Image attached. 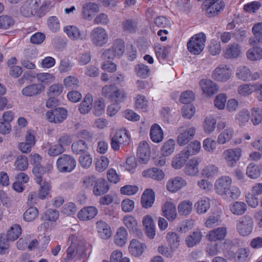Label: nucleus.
Segmentation results:
<instances>
[{
    "label": "nucleus",
    "mask_w": 262,
    "mask_h": 262,
    "mask_svg": "<svg viewBox=\"0 0 262 262\" xmlns=\"http://www.w3.org/2000/svg\"><path fill=\"white\" fill-rule=\"evenodd\" d=\"M151 140L155 143L161 142L164 138V133L161 127L158 124H154L150 129Z\"/></svg>",
    "instance_id": "c756f323"
},
{
    "label": "nucleus",
    "mask_w": 262,
    "mask_h": 262,
    "mask_svg": "<svg viewBox=\"0 0 262 262\" xmlns=\"http://www.w3.org/2000/svg\"><path fill=\"white\" fill-rule=\"evenodd\" d=\"M45 88V86L41 84H32L23 88L21 94L26 97H34L40 94Z\"/></svg>",
    "instance_id": "a211bd4d"
},
{
    "label": "nucleus",
    "mask_w": 262,
    "mask_h": 262,
    "mask_svg": "<svg viewBox=\"0 0 262 262\" xmlns=\"http://www.w3.org/2000/svg\"><path fill=\"white\" fill-rule=\"evenodd\" d=\"M216 119L211 116H208L205 118L203 122V127L204 131L207 134H211L216 128Z\"/></svg>",
    "instance_id": "c03bdc74"
},
{
    "label": "nucleus",
    "mask_w": 262,
    "mask_h": 262,
    "mask_svg": "<svg viewBox=\"0 0 262 262\" xmlns=\"http://www.w3.org/2000/svg\"><path fill=\"white\" fill-rule=\"evenodd\" d=\"M247 57L251 61H256L262 59V49L258 47H253L246 53Z\"/></svg>",
    "instance_id": "de8ad7c7"
},
{
    "label": "nucleus",
    "mask_w": 262,
    "mask_h": 262,
    "mask_svg": "<svg viewBox=\"0 0 262 262\" xmlns=\"http://www.w3.org/2000/svg\"><path fill=\"white\" fill-rule=\"evenodd\" d=\"M92 96L90 94H87L79 105V110L80 113L82 114H88L92 109Z\"/></svg>",
    "instance_id": "ea45409f"
},
{
    "label": "nucleus",
    "mask_w": 262,
    "mask_h": 262,
    "mask_svg": "<svg viewBox=\"0 0 262 262\" xmlns=\"http://www.w3.org/2000/svg\"><path fill=\"white\" fill-rule=\"evenodd\" d=\"M142 223L148 237L153 238L156 235V227L152 217L149 215L145 216L143 219Z\"/></svg>",
    "instance_id": "b1692460"
},
{
    "label": "nucleus",
    "mask_w": 262,
    "mask_h": 262,
    "mask_svg": "<svg viewBox=\"0 0 262 262\" xmlns=\"http://www.w3.org/2000/svg\"><path fill=\"white\" fill-rule=\"evenodd\" d=\"M232 179L229 176H224L219 178L214 184L215 192L226 199H236L240 194L239 188L232 186Z\"/></svg>",
    "instance_id": "f257e3e1"
},
{
    "label": "nucleus",
    "mask_w": 262,
    "mask_h": 262,
    "mask_svg": "<svg viewBox=\"0 0 262 262\" xmlns=\"http://www.w3.org/2000/svg\"><path fill=\"white\" fill-rule=\"evenodd\" d=\"M99 11L98 5L93 3H86L82 7V16L84 19L90 20L93 18V13Z\"/></svg>",
    "instance_id": "6ab92c4d"
},
{
    "label": "nucleus",
    "mask_w": 262,
    "mask_h": 262,
    "mask_svg": "<svg viewBox=\"0 0 262 262\" xmlns=\"http://www.w3.org/2000/svg\"><path fill=\"white\" fill-rule=\"evenodd\" d=\"M78 161L81 167L88 169L92 164L93 158L90 153L86 152L79 156Z\"/></svg>",
    "instance_id": "4d7b16f0"
},
{
    "label": "nucleus",
    "mask_w": 262,
    "mask_h": 262,
    "mask_svg": "<svg viewBox=\"0 0 262 262\" xmlns=\"http://www.w3.org/2000/svg\"><path fill=\"white\" fill-rule=\"evenodd\" d=\"M255 83H244L240 85L237 88L238 94L243 97L251 95L255 90Z\"/></svg>",
    "instance_id": "a18cd8bd"
},
{
    "label": "nucleus",
    "mask_w": 262,
    "mask_h": 262,
    "mask_svg": "<svg viewBox=\"0 0 262 262\" xmlns=\"http://www.w3.org/2000/svg\"><path fill=\"white\" fill-rule=\"evenodd\" d=\"M163 215L169 221H174L177 216V213L176 205L172 202H166L162 208Z\"/></svg>",
    "instance_id": "412c9836"
},
{
    "label": "nucleus",
    "mask_w": 262,
    "mask_h": 262,
    "mask_svg": "<svg viewBox=\"0 0 262 262\" xmlns=\"http://www.w3.org/2000/svg\"><path fill=\"white\" fill-rule=\"evenodd\" d=\"M155 193L152 189H146L141 197V203L145 208H148L152 206L155 201Z\"/></svg>",
    "instance_id": "c85d7f7f"
},
{
    "label": "nucleus",
    "mask_w": 262,
    "mask_h": 262,
    "mask_svg": "<svg viewBox=\"0 0 262 262\" xmlns=\"http://www.w3.org/2000/svg\"><path fill=\"white\" fill-rule=\"evenodd\" d=\"M111 48L116 56L119 57L123 54L125 51L124 42L120 39H117L113 42Z\"/></svg>",
    "instance_id": "5fc2aeb1"
},
{
    "label": "nucleus",
    "mask_w": 262,
    "mask_h": 262,
    "mask_svg": "<svg viewBox=\"0 0 262 262\" xmlns=\"http://www.w3.org/2000/svg\"><path fill=\"white\" fill-rule=\"evenodd\" d=\"M90 39L95 46L102 47L108 42V34L104 28L97 27L92 30Z\"/></svg>",
    "instance_id": "39448f33"
},
{
    "label": "nucleus",
    "mask_w": 262,
    "mask_h": 262,
    "mask_svg": "<svg viewBox=\"0 0 262 262\" xmlns=\"http://www.w3.org/2000/svg\"><path fill=\"white\" fill-rule=\"evenodd\" d=\"M250 120L252 124L256 126L262 122V109L254 107L251 110Z\"/></svg>",
    "instance_id": "864d4df0"
},
{
    "label": "nucleus",
    "mask_w": 262,
    "mask_h": 262,
    "mask_svg": "<svg viewBox=\"0 0 262 262\" xmlns=\"http://www.w3.org/2000/svg\"><path fill=\"white\" fill-rule=\"evenodd\" d=\"M98 210L94 206L84 207L78 212V217L81 221H88L93 219L97 214Z\"/></svg>",
    "instance_id": "5701e85b"
},
{
    "label": "nucleus",
    "mask_w": 262,
    "mask_h": 262,
    "mask_svg": "<svg viewBox=\"0 0 262 262\" xmlns=\"http://www.w3.org/2000/svg\"><path fill=\"white\" fill-rule=\"evenodd\" d=\"M142 175L144 177L150 178L158 181H161L164 178L163 171L157 168H152L144 170Z\"/></svg>",
    "instance_id": "473e14b6"
},
{
    "label": "nucleus",
    "mask_w": 262,
    "mask_h": 262,
    "mask_svg": "<svg viewBox=\"0 0 262 262\" xmlns=\"http://www.w3.org/2000/svg\"><path fill=\"white\" fill-rule=\"evenodd\" d=\"M109 162L107 158L104 156L100 157L95 163L96 170L99 172L103 171L108 166Z\"/></svg>",
    "instance_id": "0e129e2a"
},
{
    "label": "nucleus",
    "mask_w": 262,
    "mask_h": 262,
    "mask_svg": "<svg viewBox=\"0 0 262 262\" xmlns=\"http://www.w3.org/2000/svg\"><path fill=\"white\" fill-rule=\"evenodd\" d=\"M135 106L143 112H146L148 108V101L143 95H138L136 97Z\"/></svg>",
    "instance_id": "13d9d810"
},
{
    "label": "nucleus",
    "mask_w": 262,
    "mask_h": 262,
    "mask_svg": "<svg viewBox=\"0 0 262 262\" xmlns=\"http://www.w3.org/2000/svg\"><path fill=\"white\" fill-rule=\"evenodd\" d=\"M250 118L248 111L243 110L236 115L235 120L240 126H244L248 122Z\"/></svg>",
    "instance_id": "052dcab7"
},
{
    "label": "nucleus",
    "mask_w": 262,
    "mask_h": 262,
    "mask_svg": "<svg viewBox=\"0 0 262 262\" xmlns=\"http://www.w3.org/2000/svg\"><path fill=\"white\" fill-rule=\"evenodd\" d=\"M216 142L211 138L205 139L203 142V147L207 152L213 153L216 149Z\"/></svg>",
    "instance_id": "338daca9"
},
{
    "label": "nucleus",
    "mask_w": 262,
    "mask_h": 262,
    "mask_svg": "<svg viewBox=\"0 0 262 262\" xmlns=\"http://www.w3.org/2000/svg\"><path fill=\"white\" fill-rule=\"evenodd\" d=\"M202 234L200 231H196L188 235L186 238V244L188 247H193L201 241Z\"/></svg>",
    "instance_id": "58836bf2"
},
{
    "label": "nucleus",
    "mask_w": 262,
    "mask_h": 262,
    "mask_svg": "<svg viewBox=\"0 0 262 262\" xmlns=\"http://www.w3.org/2000/svg\"><path fill=\"white\" fill-rule=\"evenodd\" d=\"M102 94L116 102L123 101L126 97V94L123 90H119L112 84L104 86L102 89Z\"/></svg>",
    "instance_id": "423d86ee"
},
{
    "label": "nucleus",
    "mask_w": 262,
    "mask_h": 262,
    "mask_svg": "<svg viewBox=\"0 0 262 262\" xmlns=\"http://www.w3.org/2000/svg\"><path fill=\"white\" fill-rule=\"evenodd\" d=\"M128 233L124 227H120L118 229L114 236V242L116 245L119 247L124 246L127 242Z\"/></svg>",
    "instance_id": "2f4dec72"
},
{
    "label": "nucleus",
    "mask_w": 262,
    "mask_h": 262,
    "mask_svg": "<svg viewBox=\"0 0 262 262\" xmlns=\"http://www.w3.org/2000/svg\"><path fill=\"white\" fill-rule=\"evenodd\" d=\"M233 134L234 131L232 128H226L219 135L217 142L221 144H225L231 139Z\"/></svg>",
    "instance_id": "8fccbe9b"
},
{
    "label": "nucleus",
    "mask_w": 262,
    "mask_h": 262,
    "mask_svg": "<svg viewBox=\"0 0 262 262\" xmlns=\"http://www.w3.org/2000/svg\"><path fill=\"white\" fill-rule=\"evenodd\" d=\"M166 240L172 250H175L179 246V238L175 232H168L166 235Z\"/></svg>",
    "instance_id": "6e6d98bb"
},
{
    "label": "nucleus",
    "mask_w": 262,
    "mask_h": 262,
    "mask_svg": "<svg viewBox=\"0 0 262 262\" xmlns=\"http://www.w3.org/2000/svg\"><path fill=\"white\" fill-rule=\"evenodd\" d=\"M241 53V46L238 43H233L227 46L223 52V56L227 59H233L239 57Z\"/></svg>",
    "instance_id": "f3484780"
},
{
    "label": "nucleus",
    "mask_w": 262,
    "mask_h": 262,
    "mask_svg": "<svg viewBox=\"0 0 262 262\" xmlns=\"http://www.w3.org/2000/svg\"><path fill=\"white\" fill-rule=\"evenodd\" d=\"M109 189L107 182L103 179H99L93 187V193L96 196H100L106 193Z\"/></svg>",
    "instance_id": "cd10ccee"
},
{
    "label": "nucleus",
    "mask_w": 262,
    "mask_h": 262,
    "mask_svg": "<svg viewBox=\"0 0 262 262\" xmlns=\"http://www.w3.org/2000/svg\"><path fill=\"white\" fill-rule=\"evenodd\" d=\"M246 174L250 178L255 179L260 176V171L257 165L250 164L247 167Z\"/></svg>",
    "instance_id": "e2e57ef3"
},
{
    "label": "nucleus",
    "mask_w": 262,
    "mask_h": 262,
    "mask_svg": "<svg viewBox=\"0 0 262 262\" xmlns=\"http://www.w3.org/2000/svg\"><path fill=\"white\" fill-rule=\"evenodd\" d=\"M123 222L130 232L137 231L138 223L135 217L130 215H125L123 219Z\"/></svg>",
    "instance_id": "09e8293b"
},
{
    "label": "nucleus",
    "mask_w": 262,
    "mask_h": 262,
    "mask_svg": "<svg viewBox=\"0 0 262 262\" xmlns=\"http://www.w3.org/2000/svg\"><path fill=\"white\" fill-rule=\"evenodd\" d=\"M181 126L178 128L179 134L177 138V143L180 146L187 144L190 140L193 139L196 132L194 126L188 127L186 130Z\"/></svg>",
    "instance_id": "1a4fd4ad"
},
{
    "label": "nucleus",
    "mask_w": 262,
    "mask_h": 262,
    "mask_svg": "<svg viewBox=\"0 0 262 262\" xmlns=\"http://www.w3.org/2000/svg\"><path fill=\"white\" fill-rule=\"evenodd\" d=\"M38 215V210L36 207L29 208L24 213V219L27 222L34 221Z\"/></svg>",
    "instance_id": "69168bd1"
},
{
    "label": "nucleus",
    "mask_w": 262,
    "mask_h": 262,
    "mask_svg": "<svg viewBox=\"0 0 262 262\" xmlns=\"http://www.w3.org/2000/svg\"><path fill=\"white\" fill-rule=\"evenodd\" d=\"M29 166L28 159L26 156L20 155L17 157L14 164V169L17 170L25 171Z\"/></svg>",
    "instance_id": "3c124183"
},
{
    "label": "nucleus",
    "mask_w": 262,
    "mask_h": 262,
    "mask_svg": "<svg viewBox=\"0 0 262 262\" xmlns=\"http://www.w3.org/2000/svg\"><path fill=\"white\" fill-rule=\"evenodd\" d=\"M68 115L67 111L63 108L58 107L48 112L46 116L48 120L51 122L59 123L66 119Z\"/></svg>",
    "instance_id": "4468645a"
},
{
    "label": "nucleus",
    "mask_w": 262,
    "mask_h": 262,
    "mask_svg": "<svg viewBox=\"0 0 262 262\" xmlns=\"http://www.w3.org/2000/svg\"><path fill=\"white\" fill-rule=\"evenodd\" d=\"M96 228L99 236L102 239H107L112 235V231L110 227L105 222L98 221L96 223Z\"/></svg>",
    "instance_id": "393cba45"
},
{
    "label": "nucleus",
    "mask_w": 262,
    "mask_h": 262,
    "mask_svg": "<svg viewBox=\"0 0 262 262\" xmlns=\"http://www.w3.org/2000/svg\"><path fill=\"white\" fill-rule=\"evenodd\" d=\"M205 41L206 36L203 33L193 35L187 42L188 51L194 55L200 54L204 48Z\"/></svg>",
    "instance_id": "20e7f679"
},
{
    "label": "nucleus",
    "mask_w": 262,
    "mask_h": 262,
    "mask_svg": "<svg viewBox=\"0 0 262 262\" xmlns=\"http://www.w3.org/2000/svg\"><path fill=\"white\" fill-rule=\"evenodd\" d=\"M200 161L196 157L190 159L184 168L185 173L189 176H196L199 172V165Z\"/></svg>",
    "instance_id": "4be33fe9"
},
{
    "label": "nucleus",
    "mask_w": 262,
    "mask_h": 262,
    "mask_svg": "<svg viewBox=\"0 0 262 262\" xmlns=\"http://www.w3.org/2000/svg\"><path fill=\"white\" fill-rule=\"evenodd\" d=\"M41 4V0H27L20 8L21 14L25 17L35 14Z\"/></svg>",
    "instance_id": "f8f14e48"
},
{
    "label": "nucleus",
    "mask_w": 262,
    "mask_h": 262,
    "mask_svg": "<svg viewBox=\"0 0 262 262\" xmlns=\"http://www.w3.org/2000/svg\"><path fill=\"white\" fill-rule=\"evenodd\" d=\"M194 207L198 214L205 213L210 207L209 198L205 196L201 198L194 204Z\"/></svg>",
    "instance_id": "7c9ffc66"
},
{
    "label": "nucleus",
    "mask_w": 262,
    "mask_h": 262,
    "mask_svg": "<svg viewBox=\"0 0 262 262\" xmlns=\"http://www.w3.org/2000/svg\"><path fill=\"white\" fill-rule=\"evenodd\" d=\"M253 228V220L251 216L245 215L237 222L236 230L240 235L246 236L249 235Z\"/></svg>",
    "instance_id": "9b49d317"
},
{
    "label": "nucleus",
    "mask_w": 262,
    "mask_h": 262,
    "mask_svg": "<svg viewBox=\"0 0 262 262\" xmlns=\"http://www.w3.org/2000/svg\"><path fill=\"white\" fill-rule=\"evenodd\" d=\"M219 172L217 166L214 164H208L205 166L202 170V174L207 178H211L217 176Z\"/></svg>",
    "instance_id": "603ef678"
},
{
    "label": "nucleus",
    "mask_w": 262,
    "mask_h": 262,
    "mask_svg": "<svg viewBox=\"0 0 262 262\" xmlns=\"http://www.w3.org/2000/svg\"><path fill=\"white\" fill-rule=\"evenodd\" d=\"M200 85L203 93L208 96L214 95L219 90L217 84L210 79H202Z\"/></svg>",
    "instance_id": "aec40b11"
},
{
    "label": "nucleus",
    "mask_w": 262,
    "mask_h": 262,
    "mask_svg": "<svg viewBox=\"0 0 262 262\" xmlns=\"http://www.w3.org/2000/svg\"><path fill=\"white\" fill-rule=\"evenodd\" d=\"M145 246L137 241V239H132L128 247L129 253L134 256L137 257L140 256L143 252Z\"/></svg>",
    "instance_id": "bb28decb"
},
{
    "label": "nucleus",
    "mask_w": 262,
    "mask_h": 262,
    "mask_svg": "<svg viewBox=\"0 0 262 262\" xmlns=\"http://www.w3.org/2000/svg\"><path fill=\"white\" fill-rule=\"evenodd\" d=\"M14 24V20L10 16L2 15L0 16V28L7 29Z\"/></svg>",
    "instance_id": "774afa93"
},
{
    "label": "nucleus",
    "mask_w": 262,
    "mask_h": 262,
    "mask_svg": "<svg viewBox=\"0 0 262 262\" xmlns=\"http://www.w3.org/2000/svg\"><path fill=\"white\" fill-rule=\"evenodd\" d=\"M64 31L72 40L85 41L88 38L87 34L75 26H67L64 28Z\"/></svg>",
    "instance_id": "ddd939ff"
},
{
    "label": "nucleus",
    "mask_w": 262,
    "mask_h": 262,
    "mask_svg": "<svg viewBox=\"0 0 262 262\" xmlns=\"http://www.w3.org/2000/svg\"><path fill=\"white\" fill-rule=\"evenodd\" d=\"M201 149L200 142L195 140L188 144L183 151L189 157L197 154Z\"/></svg>",
    "instance_id": "37998d69"
},
{
    "label": "nucleus",
    "mask_w": 262,
    "mask_h": 262,
    "mask_svg": "<svg viewBox=\"0 0 262 262\" xmlns=\"http://www.w3.org/2000/svg\"><path fill=\"white\" fill-rule=\"evenodd\" d=\"M79 81L78 78L74 76H69L63 80V84L69 89H76L79 86Z\"/></svg>",
    "instance_id": "680f3d73"
},
{
    "label": "nucleus",
    "mask_w": 262,
    "mask_h": 262,
    "mask_svg": "<svg viewBox=\"0 0 262 262\" xmlns=\"http://www.w3.org/2000/svg\"><path fill=\"white\" fill-rule=\"evenodd\" d=\"M150 156V149L149 144L146 141H142L139 144L137 150L139 161L145 163L148 161Z\"/></svg>",
    "instance_id": "dca6fc26"
},
{
    "label": "nucleus",
    "mask_w": 262,
    "mask_h": 262,
    "mask_svg": "<svg viewBox=\"0 0 262 262\" xmlns=\"http://www.w3.org/2000/svg\"><path fill=\"white\" fill-rule=\"evenodd\" d=\"M227 234L226 227H219L210 231L207 235V237L210 241H216L224 239Z\"/></svg>",
    "instance_id": "a878e982"
},
{
    "label": "nucleus",
    "mask_w": 262,
    "mask_h": 262,
    "mask_svg": "<svg viewBox=\"0 0 262 262\" xmlns=\"http://www.w3.org/2000/svg\"><path fill=\"white\" fill-rule=\"evenodd\" d=\"M69 247L67 250V256L65 260L69 261L74 258H80L85 255L86 243L81 238H78L75 235H71L68 240Z\"/></svg>",
    "instance_id": "f03ea898"
},
{
    "label": "nucleus",
    "mask_w": 262,
    "mask_h": 262,
    "mask_svg": "<svg viewBox=\"0 0 262 262\" xmlns=\"http://www.w3.org/2000/svg\"><path fill=\"white\" fill-rule=\"evenodd\" d=\"M113 137L117 139L120 142V144L122 145H128L129 142V138L125 129L117 130Z\"/></svg>",
    "instance_id": "bf43d9fd"
},
{
    "label": "nucleus",
    "mask_w": 262,
    "mask_h": 262,
    "mask_svg": "<svg viewBox=\"0 0 262 262\" xmlns=\"http://www.w3.org/2000/svg\"><path fill=\"white\" fill-rule=\"evenodd\" d=\"M71 148L74 154L81 155L87 152L89 147L84 141L79 140L73 143Z\"/></svg>",
    "instance_id": "79ce46f5"
},
{
    "label": "nucleus",
    "mask_w": 262,
    "mask_h": 262,
    "mask_svg": "<svg viewBox=\"0 0 262 262\" xmlns=\"http://www.w3.org/2000/svg\"><path fill=\"white\" fill-rule=\"evenodd\" d=\"M188 158L186 154L182 150L172 158L171 165L175 169H180L184 166Z\"/></svg>",
    "instance_id": "72a5a7b5"
},
{
    "label": "nucleus",
    "mask_w": 262,
    "mask_h": 262,
    "mask_svg": "<svg viewBox=\"0 0 262 262\" xmlns=\"http://www.w3.org/2000/svg\"><path fill=\"white\" fill-rule=\"evenodd\" d=\"M192 210V202L189 200L182 201L178 206V213L180 216H186Z\"/></svg>",
    "instance_id": "e433bc0d"
},
{
    "label": "nucleus",
    "mask_w": 262,
    "mask_h": 262,
    "mask_svg": "<svg viewBox=\"0 0 262 262\" xmlns=\"http://www.w3.org/2000/svg\"><path fill=\"white\" fill-rule=\"evenodd\" d=\"M237 78L242 81H249L251 76V70L245 66L238 67L235 72Z\"/></svg>",
    "instance_id": "a19ab883"
},
{
    "label": "nucleus",
    "mask_w": 262,
    "mask_h": 262,
    "mask_svg": "<svg viewBox=\"0 0 262 262\" xmlns=\"http://www.w3.org/2000/svg\"><path fill=\"white\" fill-rule=\"evenodd\" d=\"M242 153V150L241 148H231L224 151L223 157L229 167H234L240 159Z\"/></svg>",
    "instance_id": "6e6552de"
},
{
    "label": "nucleus",
    "mask_w": 262,
    "mask_h": 262,
    "mask_svg": "<svg viewBox=\"0 0 262 262\" xmlns=\"http://www.w3.org/2000/svg\"><path fill=\"white\" fill-rule=\"evenodd\" d=\"M22 229L20 225L14 224L10 227L6 234L7 239L10 242L16 240L21 235Z\"/></svg>",
    "instance_id": "c9c22d12"
},
{
    "label": "nucleus",
    "mask_w": 262,
    "mask_h": 262,
    "mask_svg": "<svg viewBox=\"0 0 262 262\" xmlns=\"http://www.w3.org/2000/svg\"><path fill=\"white\" fill-rule=\"evenodd\" d=\"M225 4L222 0H205L202 9L205 11L206 15L208 17H213L224 9Z\"/></svg>",
    "instance_id": "7ed1b4c3"
},
{
    "label": "nucleus",
    "mask_w": 262,
    "mask_h": 262,
    "mask_svg": "<svg viewBox=\"0 0 262 262\" xmlns=\"http://www.w3.org/2000/svg\"><path fill=\"white\" fill-rule=\"evenodd\" d=\"M187 184L186 181L182 177L177 176L170 179L167 182V189L171 192H175Z\"/></svg>",
    "instance_id": "2eb2a0df"
},
{
    "label": "nucleus",
    "mask_w": 262,
    "mask_h": 262,
    "mask_svg": "<svg viewBox=\"0 0 262 262\" xmlns=\"http://www.w3.org/2000/svg\"><path fill=\"white\" fill-rule=\"evenodd\" d=\"M175 141L170 139L165 142L161 148V155L165 156H169L171 155L175 148Z\"/></svg>",
    "instance_id": "49530a36"
},
{
    "label": "nucleus",
    "mask_w": 262,
    "mask_h": 262,
    "mask_svg": "<svg viewBox=\"0 0 262 262\" xmlns=\"http://www.w3.org/2000/svg\"><path fill=\"white\" fill-rule=\"evenodd\" d=\"M76 165L75 158L66 154L60 156L56 162L57 168L61 172H70L75 169Z\"/></svg>",
    "instance_id": "0eeeda50"
},
{
    "label": "nucleus",
    "mask_w": 262,
    "mask_h": 262,
    "mask_svg": "<svg viewBox=\"0 0 262 262\" xmlns=\"http://www.w3.org/2000/svg\"><path fill=\"white\" fill-rule=\"evenodd\" d=\"M232 75L230 67L226 64H220L217 66L212 73V78L216 81L226 82Z\"/></svg>",
    "instance_id": "9d476101"
},
{
    "label": "nucleus",
    "mask_w": 262,
    "mask_h": 262,
    "mask_svg": "<svg viewBox=\"0 0 262 262\" xmlns=\"http://www.w3.org/2000/svg\"><path fill=\"white\" fill-rule=\"evenodd\" d=\"M52 166L49 165L48 168L42 167L41 165H35L32 169V172L34 174L36 179V182L38 184H41L42 182V176L49 171L51 168Z\"/></svg>",
    "instance_id": "f704fd0d"
},
{
    "label": "nucleus",
    "mask_w": 262,
    "mask_h": 262,
    "mask_svg": "<svg viewBox=\"0 0 262 262\" xmlns=\"http://www.w3.org/2000/svg\"><path fill=\"white\" fill-rule=\"evenodd\" d=\"M230 211L234 215H242L247 210V205L242 202H235L229 205Z\"/></svg>",
    "instance_id": "4c0bfd02"
}]
</instances>
